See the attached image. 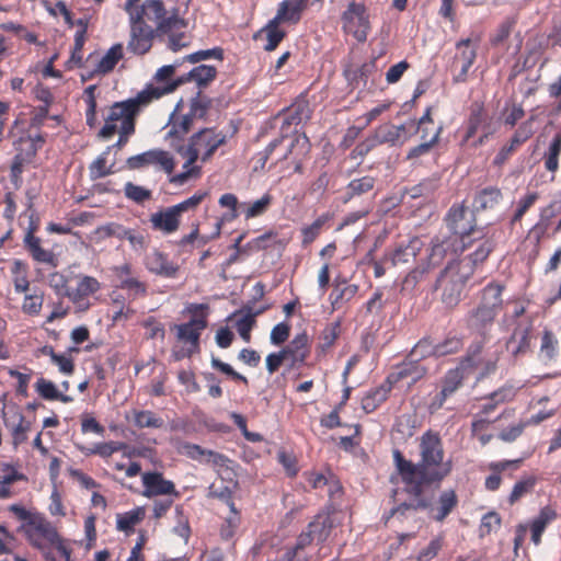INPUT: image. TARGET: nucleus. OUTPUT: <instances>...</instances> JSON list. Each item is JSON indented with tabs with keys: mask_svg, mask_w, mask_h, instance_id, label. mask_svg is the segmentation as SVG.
Instances as JSON below:
<instances>
[{
	"mask_svg": "<svg viewBox=\"0 0 561 561\" xmlns=\"http://www.w3.org/2000/svg\"><path fill=\"white\" fill-rule=\"evenodd\" d=\"M420 460L414 463L394 449L396 469L409 495H421L424 488L442 482L451 471V463L445 462V450L438 432L427 430L420 437Z\"/></svg>",
	"mask_w": 561,
	"mask_h": 561,
	"instance_id": "1",
	"label": "nucleus"
},
{
	"mask_svg": "<svg viewBox=\"0 0 561 561\" xmlns=\"http://www.w3.org/2000/svg\"><path fill=\"white\" fill-rule=\"evenodd\" d=\"M504 286L496 282L489 283L482 290L480 302L466 318L467 328L485 337L496 316L503 307L502 294Z\"/></svg>",
	"mask_w": 561,
	"mask_h": 561,
	"instance_id": "2",
	"label": "nucleus"
},
{
	"mask_svg": "<svg viewBox=\"0 0 561 561\" xmlns=\"http://www.w3.org/2000/svg\"><path fill=\"white\" fill-rule=\"evenodd\" d=\"M148 95L147 92H138L135 98L114 103L105 117L99 136L108 139L117 129H124L125 134H134L136 117L148 106Z\"/></svg>",
	"mask_w": 561,
	"mask_h": 561,
	"instance_id": "3",
	"label": "nucleus"
},
{
	"mask_svg": "<svg viewBox=\"0 0 561 561\" xmlns=\"http://www.w3.org/2000/svg\"><path fill=\"white\" fill-rule=\"evenodd\" d=\"M124 10L128 16L138 14L147 24L153 23V28L160 34H167L183 26V20L179 18L178 10L168 14L162 0H145L142 3H139V0H127Z\"/></svg>",
	"mask_w": 561,
	"mask_h": 561,
	"instance_id": "4",
	"label": "nucleus"
},
{
	"mask_svg": "<svg viewBox=\"0 0 561 561\" xmlns=\"http://www.w3.org/2000/svg\"><path fill=\"white\" fill-rule=\"evenodd\" d=\"M471 276V268H460L455 262H449L439 273L435 289L440 290V301L445 308L453 310L459 305L466 284Z\"/></svg>",
	"mask_w": 561,
	"mask_h": 561,
	"instance_id": "5",
	"label": "nucleus"
},
{
	"mask_svg": "<svg viewBox=\"0 0 561 561\" xmlns=\"http://www.w3.org/2000/svg\"><path fill=\"white\" fill-rule=\"evenodd\" d=\"M21 530L32 547L43 550L46 546H51L62 556L69 557V551L56 527L43 514L38 513L28 523H23Z\"/></svg>",
	"mask_w": 561,
	"mask_h": 561,
	"instance_id": "6",
	"label": "nucleus"
},
{
	"mask_svg": "<svg viewBox=\"0 0 561 561\" xmlns=\"http://www.w3.org/2000/svg\"><path fill=\"white\" fill-rule=\"evenodd\" d=\"M444 222L448 233L460 237L461 241L470 248L476 239L482 237V230H484L478 227L474 211H470L465 203L454 204L446 213Z\"/></svg>",
	"mask_w": 561,
	"mask_h": 561,
	"instance_id": "7",
	"label": "nucleus"
},
{
	"mask_svg": "<svg viewBox=\"0 0 561 561\" xmlns=\"http://www.w3.org/2000/svg\"><path fill=\"white\" fill-rule=\"evenodd\" d=\"M342 31L352 35L357 42H366L370 32V21L364 2L351 1L341 15Z\"/></svg>",
	"mask_w": 561,
	"mask_h": 561,
	"instance_id": "8",
	"label": "nucleus"
},
{
	"mask_svg": "<svg viewBox=\"0 0 561 561\" xmlns=\"http://www.w3.org/2000/svg\"><path fill=\"white\" fill-rule=\"evenodd\" d=\"M469 248V245L461 241L460 237L440 232L431 241L430 253L427 256L428 263L433 266H437L446 259H450L449 262L455 261V256Z\"/></svg>",
	"mask_w": 561,
	"mask_h": 561,
	"instance_id": "9",
	"label": "nucleus"
},
{
	"mask_svg": "<svg viewBox=\"0 0 561 561\" xmlns=\"http://www.w3.org/2000/svg\"><path fill=\"white\" fill-rule=\"evenodd\" d=\"M207 325L206 314H201V317L192 318L185 323L173 325L172 330L175 332L176 340L185 346L181 357H191L199 352L201 335Z\"/></svg>",
	"mask_w": 561,
	"mask_h": 561,
	"instance_id": "10",
	"label": "nucleus"
},
{
	"mask_svg": "<svg viewBox=\"0 0 561 561\" xmlns=\"http://www.w3.org/2000/svg\"><path fill=\"white\" fill-rule=\"evenodd\" d=\"M226 142L227 135L225 133L216 128H203L191 136L186 147L191 151H195L202 162H206Z\"/></svg>",
	"mask_w": 561,
	"mask_h": 561,
	"instance_id": "11",
	"label": "nucleus"
},
{
	"mask_svg": "<svg viewBox=\"0 0 561 561\" xmlns=\"http://www.w3.org/2000/svg\"><path fill=\"white\" fill-rule=\"evenodd\" d=\"M128 21L129 38L127 50L134 55L142 56L151 49L156 35L160 33L153 26L141 21L138 14L128 16Z\"/></svg>",
	"mask_w": 561,
	"mask_h": 561,
	"instance_id": "12",
	"label": "nucleus"
},
{
	"mask_svg": "<svg viewBox=\"0 0 561 561\" xmlns=\"http://www.w3.org/2000/svg\"><path fill=\"white\" fill-rule=\"evenodd\" d=\"M45 139L42 135L37 134L32 136L30 134L22 135L15 142V156L11 164V176L19 179L24 171V167L32 162L38 149L44 145Z\"/></svg>",
	"mask_w": 561,
	"mask_h": 561,
	"instance_id": "13",
	"label": "nucleus"
},
{
	"mask_svg": "<svg viewBox=\"0 0 561 561\" xmlns=\"http://www.w3.org/2000/svg\"><path fill=\"white\" fill-rule=\"evenodd\" d=\"M130 170L142 169L147 167H156L159 170L171 174L175 168L173 156L161 149H152L142 153L131 156L126 161Z\"/></svg>",
	"mask_w": 561,
	"mask_h": 561,
	"instance_id": "14",
	"label": "nucleus"
},
{
	"mask_svg": "<svg viewBox=\"0 0 561 561\" xmlns=\"http://www.w3.org/2000/svg\"><path fill=\"white\" fill-rule=\"evenodd\" d=\"M73 280H76L77 286L71 288L70 293H67V298L76 306L78 311H87L91 306L87 298L98 293L101 289V284L95 277L84 274L73 275Z\"/></svg>",
	"mask_w": 561,
	"mask_h": 561,
	"instance_id": "15",
	"label": "nucleus"
},
{
	"mask_svg": "<svg viewBox=\"0 0 561 561\" xmlns=\"http://www.w3.org/2000/svg\"><path fill=\"white\" fill-rule=\"evenodd\" d=\"M141 481L144 486V496H168V497H180V492L176 490L175 484L171 480H167L163 473L158 471H147L141 474Z\"/></svg>",
	"mask_w": 561,
	"mask_h": 561,
	"instance_id": "16",
	"label": "nucleus"
},
{
	"mask_svg": "<svg viewBox=\"0 0 561 561\" xmlns=\"http://www.w3.org/2000/svg\"><path fill=\"white\" fill-rule=\"evenodd\" d=\"M179 66V62H174L171 65H164L160 67L153 76V82L147 84L145 89L140 91L149 93L148 105H150L153 101L159 100L162 96L171 93L164 92V89H167L170 84L176 82V77L174 76Z\"/></svg>",
	"mask_w": 561,
	"mask_h": 561,
	"instance_id": "17",
	"label": "nucleus"
},
{
	"mask_svg": "<svg viewBox=\"0 0 561 561\" xmlns=\"http://www.w3.org/2000/svg\"><path fill=\"white\" fill-rule=\"evenodd\" d=\"M217 77V68L209 65H198L191 69L188 72L176 77V82L170 84L164 92H174L179 87L194 82L202 92L207 88Z\"/></svg>",
	"mask_w": 561,
	"mask_h": 561,
	"instance_id": "18",
	"label": "nucleus"
},
{
	"mask_svg": "<svg viewBox=\"0 0 561 561\" xmlns=\"http://www.w3.org/2000/svg\"><path fill=\"white\" fill-rule=\"evenodd\" d=\"M478 242L476 249L466 255L462 260L454 261L460 268H471L472 274L474 271L482 266L489 259L490 254L494 251L496 243L492 237H486L482 230V237L476 239Z\"/></svg>",
	"mask_w": 561,
	"mask_h": 561,
	"instance_id": "19",
	"label": "nucleus"
},
{
	"mask_svg": "<svg viewBox=\"0 0 561 561\" xmlns=\"http://www.w3.org/2000/svg\"><path fill=\"white\" fill-rule=\"evenodd\" d=\"M176 107H179V105ZM193 123L194 121H192L190 116L178 112V108L170 115L165 139L173 149L185 147L182 142L192 129Z\"/></svg>",
	"mask_w": 561,
	"mask_h": 561,
	"instance_id": "20",
	"label": "nucleus"
},
{
	"mask_svg": "<svg viewBox=\"0 0 561 561\" xmlns=\"http://www.w3.org/2000/svg\"><path fill=\"white\" fill-rule=\"evenodd\" d=\"M471 39H461L456 44L458 53L456 54L453 67L458 69L454 76L455 83H462L467 81L468 72L477 58V49L470 47Z\"/></svg>",
	"mask_w": 561,
	"mask_h": 561,
	"instance_id": "21",
	"label": "nucleus"
},
{
	"mask_svg": "<svg viewBox=\"0 0 561 561\" xmlns=\"http://www.w3.org/2000/svg\"><path fill=\"white\" fill-rule=\"evenodd\" d=\"M426 374L427 368L408 355L402 363L394 367L393 371L388 375L387 379L392 386L404 379H408L410 383H415Z\"/></svg>",
	"mask_w": 561,
	"mask_h": 561,
	"instance_id": "22",
	"label": "nucleus"
},
{
	"mask_svg": "<svg viewBox=\"0 0 561 561\" xmlns=\"http://www.w3.org/2000/svg\"><path fill=\"white\" fill-rule=\"evenodd\" d=\"M149 222L153 231L170 236L179 230L181 218L173 206H169L152 213L149 217Z\"/></svg>",
	"mask_w": 561,
	"mask_h": 561,
	"instance_id": "23",
	"label": "nucleus"
},
{
	"mask_svg": "<svg viewBox=\"0 0 561 561\" xmlns=\"http://www.w3.org/2000/svg\"><path fill=\"white\" fill-rule=\"evenodd\" d=\"M291 368L299 367L310 356V339L306 332L298 333L282 348Z\"/></svg>",
	"mask_w": 561,
	"mask_h": 561,
	"instance_id": "24",
	"label": "nucleus"
},
{
	"mask_svg": "<svg viewBox=\"0 0 561 561\" xmlns=\"http://www.w3.org/2000/svg\"><path fill=\"white\" fill-rule=\"evenodd\" d=\"M145 265L150 273L165 278H173L179 272V265L159 250H153L146 256Z\"/></svg>",
	"mask_w": 561,
	"mask_h": 561,
	"instance_id": "25",
	"label": "nucleus"
},
{
	"mask_svg": "<svg viewBox=\"0 0 561 561\" xmlns=\"http://www.w3.org/2000/svg\"><path fill=\"white\" fill-rule=\"evenodd\" d=\"M309 0H283L277 8L276 15L272 19L274 24L293 23L301 20L302 12L307 9Z\"/></svg>",
	"mask_w": 561,
	"mask_h": 561,
	"instance_id": "26",
	"label": "nucleus"
},
{
	"mask_svg": "<svg viewBox=\"0 0 561 561\" xmlns=\"http://www.w3.org/2000/svg\"><path fill=\"white\" fill-rule=\"evenodd\" d=\"M488 118L489 116L483 103L473 102L470 105V113L465 125L461 146L467 145L477 135L479 129L485 127Z\"/></svg>",
	"mask_w": 561,
	"mask_h": 561,
	"instance_id": "27",
	"label": "nucleus"
},
{
	"mask_svg": "<svg viewBox=\"0 0 561 561\" xmlns=\"http://www.w3.org/2000/svg\"><path fill=\"white\" fill-rule=\"evenodd\" d=\"M283 145L276 149L275 163L293 159L295 156H307L310 151V142L306 136L295 135L287 137Z\"/></svg>",
	"mask_w": 561,
	"mask_h": 561,
	"instance_id": "28",
	"label": "nucleus"
},
{
	"mask_svg": "<svg viewBox=\"0 0 561 561\" xmlns=\"http://www.w3.org/2000/svg\"><path fill=\"white\" fill-rule=\"evenodd\" d=\"M182 157L186 159L183 164V171L170 178V182L175 185H183L190 179H197L202 174V168L196 165V161L199 159L195 151H191L187 147L175 149Z\"/></svg>",
	"mask_w": 561,
	"mask_h": 561,
	"instance_id": "29",
	"label": "nucleus"
},
{
	"mask_svg": "<svg viewBox=\"0 0 561 561\" xmlns=\"http://www.w3.org/2000/svg\"><path fill=\"white\" fill-rule=\"evenodd\" d=\"M3 422L4 426L10 431L14 448H18L27 440V433L31 430L32 423L21 412L15 411L10 417H4Z\"/></svg>",
	"mask_w": 561,
	"mask_h": 561,
	"instance_id": "30",
	"label": "nucleus"
},
{
	"mask_svg": "<svg viewBox=\"0 0 561 561\" xmlns=\"http://www.w3.org/2000/svg\"><path fill=\"white\" fill-rule=\"evenodd\" d=\"M146 507L136 506L130 511L116 514V529L126 537L131 536L136 531V526L146 518Z\"/></svg>",
	"mask_w": 561,
	"mask_h": 561,
	"instance_id": "31",
	"label": "nucleus"
},
{
	"mask_svg": "<svg viewBox=\"0 0 561 561\" xmlns=\"http://www.w3.org/2000/svg\"><path fill=\"white\" fill-rule=\"evenodd\" d=\"M558 518L557 511L550 506H543L539 514L531 520L528 529L531 533V541L534 545L539 546L541 543V537L547 526Z\"/></svg>",
	"mask_w": 561,
	"mask_h": 561,
	"instance_id": "32",
	"label": "nucleus"
},
{
	"mask_svg": "<svg viewBox=\"0 0 561 561\" xmlns=\"http://www.w3.org/2000/svg\"><path fill=\"white\" fill-rule=\"evenodd\" d=\"M265 310L266 308H261L256 311H252L251 308L247 307L233 313L236 318L234 328L244 342H250L251 331L255 325V318Z\"/></svg>",
	"mask_w": 561,
	"mask_h": 561,
	"instance_id": "33",
	"label": "nucleus"
},
{
	"mask_svg": "<svg viewBox=\"0 0 561 561\" xmlns=\"http://www.w3.org/2000/svg\"><path fill=\"white\" fill-rule=\"evenodd\" d=\"M471 374L463 366L458 365L448 369L440 381V391L449 398L454 396L462 386L463 381Z\"/></svg>",
	"mask_w": 561,
	"mask_h": 561,
	"instance_id": "34",
	"label": "nucleus"
},
{
	"mask_svg": "<svg viewBox=\"0 0 561 561\" xmlns=\"http://www.w3.org/2000/svg\"><path fill=\"white\" fill-rule=\"evenodd\" d=\"M520 463V459L490 462L488 468L492 471V473L485 478V489L491 492L497 491L502 484L501 473L510 468L518 469Z\"/></svg>",
	"mask_w": 561,
	"mask_h": 561,
	"instance_id": "35",
	"label": "nucleus"
},
{
	"mask_svg": "<svg viewBox=\"0 0 561 561\" xmlns=\"http://www.w3.org/2000/svg\"><path fill=\"white\" fill-rule=\"evenodd\" d=\"M503 194L496 186H488L478 191L473 197V211L493 209L502 201Z\"/></svg>",
	"mask_w": 561,
	"mask_h": 561,
	"instance_id": "36",
	"label": "nucleus"
},
{
	"mask_svg": "<svg viewBox=\"0 0 561 561\" xmlns=\"http://www.w3.org/2000/svg\"><path fill=\"white\" fill-rule=\"evenodd\" d=\"M24 248L31 254L34 261L38 263H45L51 266L57 265L56 257L54 253L49 250H45L41 245V239L33 234H25L24 239Z\"/></svg>",
	"mask_w": 561,
	"mask_h": 561,
	"instance_id": "37",
	"label": "nucleus"
},
{
	"mask_svg": "<svg viewBox=\"0 0 561 561\" xmlns=\"http://www.w3.org/2000/svg\"><path fill=\"white\" fill-rule=\"evenodd\" d=\"M392 389V385L386 379L379 387L368 391L362 399V408L366 413H373L383 403Z\"/></svg>",
	"mask_w": 561,
	"mask_h": 561,
	"instance_id": "38",
	"label": "nucleus"
},
{
	"mask_svg": "<svg viewBox=\"0 0 561 561\" xmlns=\"http://www.w3.org/2000/svg\"><path fill=\"white\" fill-rule=\"evenodd\" d=\"M2 471L4 472V476L0 477V500H5L15 494L12 490L13 483L18 481H26L27 478L10 463H3Z\"/></svg>",
	"mask_w": 561,
	"mask_h": 561,
	"instance_id": "39",
	"label": "nucleus"
},
{
	"mask_svg": "<svg viewBox=\"0 0 561 561\" xmlns=\"http://www.w3.org/2000/svg\"><path fill=\"white\" fill-rule=\"evenodd\" d=\"M341 333L342 321L340 319L328 323L320 333L319 344L317 346L318 353L323 355L327 354L335 344Z\"/></svg>",
	"mask_w": 561,
	"mask_h": 561,
	"instance_id": "40",
	"label": "nucleus"
},
{
	"mask_svg": "<svg viewBox=\"0 0 561 561\" xmlns=\"http://www.w3.org/2000/svg\"><path fill=\"white\" fill-rule=\"evenodd\" d=\"M124 57L123 44H114L99 60L95 71L99 75H107L114 70L119 60Z\"/></svg>",
	"mask_w": 561,
	"mask_h": 561,
	"instance_id": "41",
	"label": "nucleus"
},
{
	"mask_svg": "<svg viewBox=\"0 0 561 561\" xmlns=\"http://www.w3.org/2000/svg\"><path fill=\"white\" fill-rule=\"evenodd\" d=\"M507 350L514 357L525 355L530 350V333L527 329L514 330L512 336L506 342Z\"/></svg>",
	"mask_w": 561,
	"mask_h": 561,
	"instance_id": "42",
	"label": "nucleus"
},
{
	"mask_svg": "<svg viewBox=\"0 0 561 561\" xmlns=\"http://www.w3.org/2000/svg\"><path fill=\"white\" fill-rule=\"evenodd\" d=\"M332 527L331 517L328 514H319L308 524L307 529L316 541L323 542L330 536Z\"/></svg>",
	"mask_w": 561,
	"mask_h": 561,
	"instance_id": "43",
	"label": "nucleus"
},
{
	"mask_svg": "<svg viewBox=\"0 0 561 561\" xmlns=\"http://www.w3.org/2000/svg\"><path fill=\"white\" fill-rule=\"evenodd\" d=\"M501 417L502 415L495 420H489L488 417H482L481 414H474L471 422V435L476 437L482 446H485L493 438V435L489 433L491 424Z\"/></svg>",
	"mask_w": 561,
	"mask_h": 561,
	"instance_id": "44",
	"label": "nucleus"
},
{
	"mask_svg": "<svg viewBox=\"0 0 561 561\" xmlns=\"http://www.w3.org/2000/svg\"><path fill=\"white\" fill-rule=\"evenodd\" d=\"M76 447L85 456H92L98 455L102 458H108L114 453L121 451L125 445L119 442H103V443H96L91 447H87L83 445H76Z\"/></svg>",
	"mask_w": 561,
	"mask_h": 561,
	"instance_id": "45",
	"label": "nucleus"
},
{
	"mask_svg": "<svg viewBox=\"0 0 561 561\" xmlns=\"http://www.w3.org/2000/svg\"><path fill=\"white\" fill-rule=\"evenodd\" d=\"M375 184L376 179L370 175H365L352 180L346 186L345 197L343 202L347 203L356 196H360L363 194L370 192L375 187Z\"/></svg>",
	"mask_w": 561,
	"mask_h": 561,
	"instance_id": "46",
	"label": "nucleus"
},
{
	"mask_svg": "<svg viewBox=\"0 0 561 561\" xmlns=\"http://www.w3.org/2000/svg\"><path fill=\"white\" fill-rule=\"evenodd\" d=\"M377 70V58L374 57L370 60L364 62L360 67L356 69H345L344 75L345 78L353 84L356 85L359 82L364 84L367 82L369 77L375 73Z\"/></svg>",
	"mask_w": 561,
	"mask_h": 561,
	"instance_id": "47",
	"label": "nucleus"
},
{
	"mask_svg": "<svg viewBox=\"0 0 561 561\" xmlns=\"http://www.w3.org/2000/svg\"><path fill=\"white\" fill-rule=\"evenodd\" d=\"M404 131L405 125L383 124L376 129L375 138L379 144L396 145L401 140Z\"/></svg>",
	"mask_w": 561,
	"mask_h": 561,
	"instance_id": "48",
	"label": "nucleus"
},
{
	"mask_svg": "<svg viewBox=\"0 0 561 561\" xmlns=\"http://www.w3.org/2000/svg\"><path fill=\"white\" fill-rule=\"evenodd\" d=\"M422 495L423 494L411 495L413 497V500L411 502L398 503L396 506H393L390 510L389 515L387 516V520L390 517H394V516L404 518V517H407L409 512H416L419 510L426 508L428 506V502Z\"/></svg>",
	"mask_w": 561,
	"mask_h": 561,
	"instance_id": "49",
	"label": "nucleus"
},
{
	"mask_svg": "<svg viewBox=\"0 0 561 561\" xmlns=\"http://www.w3.org/2000/svg\"><path fill=\"white\" fill-rule=\"evenodd\" d=\"M559 351V341L554 333L545 329L540 339L539 356L543 360H552L557 357Z\"/></svg>",
	"mask_w": 561,
	"mask_h": 561,
	"instance_id": "50",
	"label": "nucleus"
},
{
	"mask_svg": "<svg viewBox=\"0 0 561 561\" xmlns=\"http://www.w3.org/2000/svg\"><path fill=\"white\" fill-rule=\"evenodd\" d=\"M458 497L454 490H446L440 493L438 497V505L436 507L435 520L443 522L457 506Z\"/></svg>",
	"mask_w": 561,
	"mask_h": 561,
	"instance_id": "51",
	"label": "nucleus"
},
{
	"mask_svg": "<svg viewBox=\"0 0 561 561\" xmlns=\"http://www.w3.org/2000/svg\"><path fill=\"white\" fill-rule=\"evenodd\" d=\"M11 273L13 276L14 290L18 294L26 293L30 287L28 282V266L21 260H15L11 266Z\"/></svg>",
	"mask_w": 561,
	"mask_h": 561,
	"instance_id": "52",
	"label": "nucleus"
},
{
	"mask_svg": "<svg viewBox=\"0 0 561 561\" xmlns=\"http://www.w3.org/2000/svg\"><path fill=\"white\" fill-rule=\"evenodd\" d=\"M133 422L138 428H160L164 424L162 417L149 410H134Z\"/></svg>",
	"mask_w": 561,
	"mask_h": 561,
	"instance_id": "53",
	"label": "nucleus"
},
{
	"mask_svg": "<svg viewBox=\"0 0 561 561\" xmlns=\"http://www.w3.org/2000/svg\"><path fill=\"white\" fill-rule=\"evenodd\" d=\"M499 359V352H488L472 364V370L479 369V377L485 378L496 371Z\"/></svg>",
	"mask_w": 561,
	"mask_h": 561,
	"instance_id": "54",
	"label": "nucleus"
},
{
	"mask_svg": "<svg viewBox=\"0 0 561 561\" xmlns=\"http://www.w3.org/2000/svg\"><path fill=\"white\" fill-rule=\"evenodd\" d=\"M442 133L443 126H437L428 141H422L420 145L409 150L407 154V160L413 161L417 160L421 157L427 156L432 151V149L439 142Z\"/></svg>",
	"mask_w": 561,
	"mask_h": 561,
	"instance_id": "55",
	"label": "nucleus"
},
{
	"mask_svg": "<svg viewBox=\"0 0 561 561\" xmlns=\"http://www.w3.org/2000/svg\"><path fill=\"white\" fill-rule=\"evenodd\" d=\"M332 216L329 213L319 216L311 225L301 228L302 244L308 245L312 243L321 233L324 225L331 220Z\"/></svg>",
	"mask_w": 561,
	"mask_h": 561,
	"instance_id": "56",
	"label": "nucleus"
},
{
	"mask_svg": "<svg viewBox=\"0 0 561 561\" xmlns=\"http://www.w3.org/2000/svg\"><path fill=\"white\" fill-rule=\"evenodd\" d=\"M42 353L50 357L53 364L58 366L60 373L65 375H71L75 371V363L70 356L65 354H58L51 346H44Z\"/></svg>",
	"mask_w": 561,
	"mask_h": 561,
	"instance_id": "57",
	"label": "nucleus"
},
{
	"mask_svg": "<svg viewBox=\"0 0 561 561\" xmlns=\"http://www.w3.org/2000/svg\"><path fill=\"white\" fill-rule=\"evenodd\" d=\"M44 304V293L41 289H33L26 294L22 302V311L28 316H38Z\"/></svg>",
	"mask_w": 561,
	"mask_h": 561,
	"instance_id": "58",
	"label": "nucleus"
},
{
	"mask_svg": "<svg viewBox=\"0 0 561 561\" xmlns=\"http://www.w3.org/2000/svg\"><path fill=\"white\" fill-rule=\"evenodd\" d=\"M538 199V192H527L523 197H520L516 203V209L512 216L511 225L513 226L520 222L524 215L536 204Z\"/></svg>",
	"mask_w": 561,
	"mask_h": 561,
	"instance_id": "59",
	"label": "nucleus"
},
{
	"mask_svg": "<svg viewBox=\"0 0 561 561\" xmlns=\"http://www.w3.org/2000/svg\"><path fill=\"white\" fill-rule=\"evenodd\" d=\"M560 153H561V137L556 134L548 147V150L545 152V156H543L545 168L548 171L554 173L558 170Z\"/></svg>",
	"mask_w": 561,
	"mask_h": 561,
	"instance_id": "60",
	"label": "nucleus"
},
{
	"mask_svg": "<svg viewBox=\"0 0 561 561\" xmlns=\"http://www.w3.org/2000/svg\"><path fill=\"white\" fill-rule=\"evenodd\" d=\"M73 275H65L60 272H54L48 276V284L54 289L55 294L61 297H67V293H70L71 287L69 284L73 280Z\"/></svg>",
	"mask_w": 561,
	"mask_h": 561,
	"instance_id": "61",
	"label": "nucleus"
},
{
	"mask_svg": "<svg viewBox=\"0 0 561 561\" xmlns=\"http://www.w3.org/2000/svg\"><path fill=\"white\" fill-rule=\"evenodd\" d=\"M463 346L462 337L448 334L442 342L436 343V357L458 353Z\"/></svg>",
	"mask_w": 561,
	"mask_h": 561,
	"instance_id": "62",
	"label": "nucleus"
},
{
	"mask_svg": "<svg viewBox=\"0 0 561 561\" xmlns=\"http://www.w3.org/2000/svg\"><path fill=\"white\" fill-rule=\"evenodd\" d=\"M96 85L91 84L85 88L83 92L84 102L87 104L85 110V121L89 127H94L96 125Z\"/></svg>",
	"mask_w": 561,
	"mask_h": 561,
	"instance_id": "63",
	"label": "nucleus"
},
{
	"mask_svg": "<svg viewBox=\"0 0 561 561\" xmlns=\"http://www.w3.org/2000/svg\"><path fill=\"white\" fill-rule=\"evenodd\" d=\"M207 196V191H197L191 197L172 206L181 218L184 213L195 211Z\"/></svg>",
	"mask_w": 561,
	"mask_h": 561,
	"instance_id": "64",
	"label": "nucleus"
}]
</instances>
